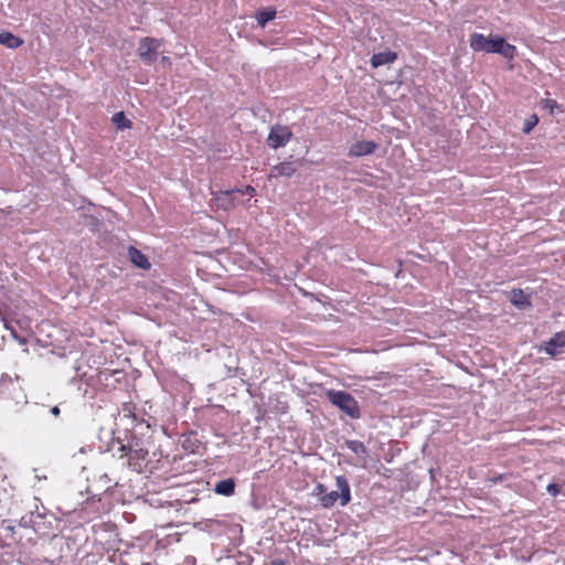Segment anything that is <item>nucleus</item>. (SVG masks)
I'll return each instance as SVG.
<instances>
[{
  "label": "nucleus",
  "mask_w": 565,
  "mask_h": 565,
  "mask_svg": "<svg viewBox=\"0 0 565 565\" xmlns=\"http://www.w3.org/2000/svg\"><path fill=\"white\" fill-rule=\"evenodd\" d=\"M297 171L296 162L284 161L275 164L271 170L269 178L292 177Z\"/></svg>",
  "instance_id": "obj_8"
},
{
  "label": "nucleus",
  "mask_w": 565,
  "mask_h": 565,
  "mask_svg": "<svg viewBox=\"0 0 565 565\" xmlns=\"http://www.w3.org/2000/svg\"><path fill=\"white\" fill-rule=\"evenodd\" d=\"M214 491H215V493L225 495V497H230V495L234 494V492H235L234 479L228 478L225 480H221L220 482H217L215 484Z\"/></svg>",
  "instance_id": "obj_13"
},
{
  "label": "nucleus",
  "mask_w": 565,
  "mask_h": 565,
  "mask_svg": "<svg viewBox=\"0 0 565 565\" xmlns=\"http://www.w3.org/2000/svg\"><path fill=\"white\" fill-rule=\"evenodd\" d=\"M500 47L498 54L502 55L507 60H513L516 55V47L510 43H507L504 38H500Z\"/></svg>",
  "instance_id": "obj_17"
},
{
  "label": "nucleus",
  "mask_w": 565,
  "mask_h": 565,
  "mask_svg": "<svg viewBox=\"0 0 565 565\" xmlns=\"http://www.w3.org/2000/svg\"><path fill=\"white\" fill-rule=\"evenodd\" d=\"M488 39L481 33H473L470 38V47L476 52H486Z\"/></svg>",
  "instance_id": "obj_15"
},
{
  "label": "nucleus",
  "mask_w": 565,
  "mask_h": 565,
  "mask_svg": "<svg viewBox=\"0 0 565 565\" xmlns=\"http://www.w3.org/2000/svg\"><path fill=\"white\" fill-rule=\"evenodd\" d=\"M539 122V117L533 114L524 122L523 132L529 134Z\"/></svg>",
  "instance_id": "obj_20"
},
{
  "label": "nucleus",
  "mask_w": 565,
  "mask_h": 565,
  "mask_svg": "<svg viewBox=\"0 0 565 565\" xmlns=\"http://www.w3.org/2000/svg\"><path fill=\"white\" fill-rule=\"evenodd\" d=\"M273 565H284V563L281 561H279V562H274Z\"/></svg>",
  "instance_id": "obj_26"
},
{
  "label": "nucleus",
  "mask_w": 565,
  "mask_h": 565,
  "mask_svg": "<svg viewBox=\"0 0 565 565\" xmlns=\"http://www.w3.org/2000/svg\"><path fill=\"white\" fill-rule=\"evenodd\" d=\"M292 138V131L288 126L275 125L270 128L267 143L270 148L277 149L286 146Z\"/></svg>",
  "instance_id": "obj_4"
},
{
  "label": "nucleus",
  "mask_w": 565,
  "mask_h": 565,
  "mask_svg": "<svg viewBox=\"0 0 565 565\" xmlns=\"http://www.w3.org/2000/svg\"><path fill=\"white\" fill-rule=\"evenodd\" d=\"M276 9L275 8H266L256 13V20L258 24L264 28L267 22L274 20L276 18Z\"/></svg>",
  "instance_id": "obj_16"
},
{
  "label": "nucleus",
  "mask_w": 565,
  "mask_h": 565,
  "mask_svg": "<svg viewBox=\"0 0 565 565\" xmlns=\"http://www.w3.org/2000/svg\"><path fill=\"white\" fill-rule=\"evenodd\" d=\"M120 450H121V451H126V446H121V447H120Z\"/></svg>",
  "instance_id": "obj_27"
},
{
  "label": "nucleus",
  "mask_w": 565,
  "mask_h": 565,
  "mask_svg": "<svg viewBox=\"0 0 565 565\" xmlns=\"http://www.w3.org/2000/svg\"><path fill=\"white\" fill-rule=\"evenodd\" d=\"M565 347V334L563 332H557L548 341L544 343L543 350L551 356L557 354V348Z\"/></svg>",
  "instance_id": "obj_9"
},
{
  "label": "nucleus",
  "mask_w": 565,
  "mask_h": 565,
  "mask_svg": "<svg viewBox=\"0 0 565 565\" xmlns=\"http://www.w3.org/2000/svg\"><path fill=\"white\" fill-rule=\"evenodd\" d=\"M113 122L117 126L118 129H126L131 127V121L126 118L122 111L116 113L113 116Z\"/></svg>",
  "instance_id": "obj_18"
},
{
  "label": "nucleus",
  "mask_w": 565,
  "mask_h": 565,
  "mask_svg": "<svg viewBox=\"0 0 565 565\" xmlns=\"http://www.w3.org/2000/svg\"><path fill=\"white\" fill-rule=\"evenodd\" d=\"M0 44L9 49H18L23 44V40L12 34L11 32H1Z\"/></svg>",
  "instance_id": "obj_14"
},
{
  "label": "nucleus",
  "mask_w": 565,
  "mask_h": 565,
  "mask_svg": "<svg viewBox=\"0 0 565 565\" xmlns=\"http://www.w3.org/2000/svg\"><path fill=\"white\" fill-rule=\"evenodd\" d=\"M161 45V40L154 38H142L139 42L138 55L146 64H153L157 61Z\"/></svg>",
  "instance_id": "obj_3"
},
{
  "label": "nucleus",
  "mask_w": 565,
  "mask_h": 565,
  "mask_svg": "<svg viewBox=\"0 0 565 565\" xmlns=\"http://www.w3.org/2000/svg\"><path fill=\"white\" fill-rule=\"evenodd\" d=\"M217 209L230 211L238 204L236 190L218 191L213 193Z\"/></svg>",
  "instance_id": "obj_5"
},
{
  "label": "nucleus",
  "mask_w": 565,
  "mask_h": 565,
  "mask_svg": "<svg viewBox=\"0 0 565 565\" xmlns=\"http://www.w3.org/2000/svg\"><path fill=\"white\" fill-rule=\"evenodd\" d=\"M128 255L132 264L142 269H149L150 263L146 255L139 250L138 248L130 246L128 249Z\"/></svg>",
  "instance_id": "obj_11"
},
{
  "label": "nucleus",
  "mask_w": 565,
  "mask_h": 565,
  "mask_svg": "<svg viewBox=\"0 0 565 565\" xmlns=\"http://www.w3.org/2000/svg\"><path fill=\"white\" fill-rule=\"evenodd\" d=\"M546 490L552 497H557L561 493V487L557 483H550Z\"/></svg>",
  "instance_id": "obj_22"
},
{
  "label": "nucleus",
  "mask_w": 565,
  "mask_h": 565,
  "mask_svg": "<svg viewBox=\"0 0 565 565\" xmlns=\"http://www.w3.org/2000/svg\"><path fill=\"white\" fill-rule=\"evenodd\" d=\"M509 299L511 303L519 309H525L532 305L522 289H512Z\"/></svg>",
  "instance_id": "obj_12"
},
{
  "label": "nucleus",
  "mask_w": 565,
  "mask_h": 565,
  "mask_svg": "<svg viewBox=\"0 0 565 565\" xmlns=\"http://www.w3.org/2000/svg\"><path fill=\"white\" fill-rule=\"evenodd\" d=\"M350 448H351L353 451H355V452H358V451H359V449H361V450H363V451H364V449H365V448H364V445H363L362 443H360V441H351V446H350Z\"/></svg>",
  "instance_id": "obj_24"
},
{
  "label": "nucleus",
  "mask_w": 565,
  "mask_h": 565,
  "mask_svg": "<svg viewBox=\"0 0 565 565\" xmlns=\"http://www.w3.org/2000/svg\"><path fill=\"white\" fill-rule=\"evenodd\" d=\"M125 455L128 457V466L134 471H140L142 468V461L146 459L148 455V450L138 448V449H131L129 448Z\"/></svg>",
  "instance_id": "obj_7"
},
{
  "label": "nucleus",
  "mask_w": 565,
  "mask_h": 565,
  "mask_svg": "<svg viewBox=\"0 0 565 565\" xmlns=\"http://www.w3.org/2000/svg\"><path fill=\"white\" fill-rule=\"evenodd\" d=\"M377 149V143L371 140H360L354 142L349 149V157H363L372 154Z\"/></svg>",
  "instance_id": "obj_6"
},
{
  "label": "nucleus",
  "mask_w": 565,
  "mask_h": 565,
  "mask_svg": "<svg viewBox=\"0 0 565 565\" xmlns=\"http://www.w3.org/2000/svg\"><path fill=\"white\" fill-rule=\"evenodd\" d=\"M397 58V54L393 51H385L375 53L371 57V65L374 68H377L385 64L394 63Z\"/></svg>",
  "instance_id": "obj_10"
},
{
  "label": "nucleus",
  "mask_w": 565,
  "mask_h": 565,
  "mask_svg": "<svg viewBox=\"0 0 565 565\" xmlns=\"http://www.w3.org/2000/svg\"><path fill=\"white\" fill-rule=\"evenodd\" d=\"M500 38L501 36L497 35V36H491V38L488 39V45L486 46L487 47L486 49L487 53H497L498 54V51H500L499 50V47H500V43H499L500 42Z\"/></svg>",
  "instance_id": "obj_19"
},
{
  "label": "nucleus",
  "mask_w": 565,
  "mask_h": 565,
  "mask_svg": "<svg viewBox=\"0 0 565 565\" xmlns=\"http://www.w3.org/2000/svg\"><path fill=\"white\" fill-rule=\"evenodd\" d=\"M51 413L54 415V416H57L60 414V408L57 406H54L52 409H51Z\"/></svg>",
  "instance_id": "obj_25"
},
{
  "label": "nucleus",
  "mask_w": 565,
  "mask_h": 565,
  "mask_svg": "<svg viewBox=\"0 0 565 565\" xmlns=\"http://www.w3.org/2000/svg\"><path fill=\"white\" fill-rule=\"evenodd\" d=\"M544 107L545 108H548L551 110V113H553V110L555 108H558V104L555 99H545L544 100Z\"/></svg>",
  "instance_id": "obj_23"
},
{
  "label": "nucleus",
  "mask_w": 565,
  "mask_h": 565,
  "mask_svg": "<svg viewBox=\"0 0 565 565\" xmlns=\"http://www.w3.org/2000/svg\"><path fill=\"white\" fill-rule=\"evenodd\" d=\"M337 487L340 491H331L329 493L323 494L326 488L323 484H318L316 490L317 494H322L320 497V503L323 508H331L334 503L340 499V504L342 507L347 505L351 500V490L348 480L343 476H339L335 479Z\"/></svg>",
  "instance_id": "obj_1"
},
{
  "label": "nucleus",
  "mask_w": 565,
  "mask_h": 565,
  "mask_svg": "<svg viewBox=\"0 0 565 565\" xmlns=\"http://www.w3.org/2000/svg\"><path fill=\"white\" fill-rule=\"evenodd\" d=\"M235 190H236L237 194H241V195L247 194L249 196H253L256 193L255 188H253L252 185H247L244 189H235Z\"/></svg>",
  "instance_id": "obj_21"
},
{
  "label": "nucleus",
  "mask_w": 565,
  "mask_h": 565,
  "mask_svg": "<svg viewBox=\"0 0 565 565\" xmlns=\"http://www.w3.org/2000/svg\"><path fill=\"white\" fill-rule=\"evenodd\" d=\"M328 399L339 407L351 418L360 417V407L355 398L348 392L330 390L327 392Z\"/></svg>",
  "instance_id": "obj_2"
}]
</instances>
